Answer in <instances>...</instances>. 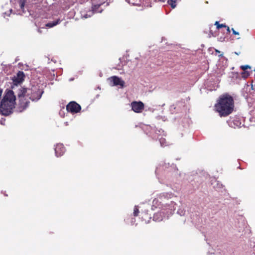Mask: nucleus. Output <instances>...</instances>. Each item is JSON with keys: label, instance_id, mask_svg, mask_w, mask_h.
Masks as SVG:
<instances>
[{"label": "nucleus", "instance_id": "obj_6", "mask_svg": "<svg viewBox=\"0 0 255 255\" xmlns=\"http://www.w3.org/2000/svg\"><path fill=\"white\" fill-rule=\"evenodd\" d=\"M43 93V91L40 90L37 91L36 89L31 90L30 95L28 97L32 101H37L39 100Z\"/></svg>", "mask_w": 255, "mask_h": 255}, {"label": "nucleus", "instance_id": "obj_22", "mask_svg": "<svg viewBox=\"0 0 255 255\" xmlns=\"http://www.w3.org/2000/svg\"><path fill=\"white\" fill-rule=\"evenodd\" d=\"M38 31L39 33H41L42 32L41 30L40 29H38Z\"/></svg>", "mask_w": 255, "mask_h": 255}, {"label": "nucleus", "instance_id": "obj_13", "mask_svg": "<svg viewBox=\"0 0 255 255\" xmlns=\"http://www.w3.org/2000/svg\"><path fill=\"white\" fill-rule=\"evenodd\" d=\"M216 26H217V28L218 29H219L221 27H227L225 25L223 24H219V22L218 21H216L215 22V24Z\"/></svg>", "mask_w": 255, "mask_h": 255}, {"label": "nucleus", "instance_id": "obj_10", "mask_svg": "<svg viewBox=\"0 0 255 255\" xmlns=\"http://www.w3.org/2000/svg\"><path fill=\"white\" fill-rule=\"evenodd\" d=\"M100 5L97 4V5H94L92 7V11H90L89 14H86L84 17L85 18H87L89 17H90L92 14H93L94 13H97V12H101L102 11V10H98V9L100 7Z\"/></svg>", "mask_w": 255, "mask_h": 255}, {"label": "nucleus", "instance_id": "obj_20", "mask_svg": "<svg viewBox=\"0 0 255 255\" xmlns=\"http://www.w3.org/2000/svg\"><path fill=\"white\" fill-rule=\"evenodd\" d=\"M167 0H159V1H162V2H165L166 1H167Z\"/></svg>", "mask_w": 255, "mask_h": 255}, {"label": "nucleus", "instance_id": "obj_9", "mask_svg": "<svg viewBox=\"0 0 255 255\" xmlns=\"http://www.w3.org/2000/svg\"><path fill=\"white\" fill-rule=\"evenodd\" d=\"M55 154L57 156H61L65 152V148L61 144H58L56 145L55 148Z\"/></svg>", "mask_w": 255, "mask_h": 255}, {"label": "nucleus", "instance_id": "obj_17", "mask_svg": "<svg viewBox=\"0 0 255 255\" xmlns=\"http://www.w3.org/2000/svg\"><path fill=\"white\" fill-rule=\"evenodd\" d=\"M138 212H139V211H138V208H137V207H136V206H135V207H134V212H133L134 215L135 216H137Z\"/></svg>", "mask_w": 255, "mask_h": 255}, {"label": "nucleus", "instance_id": "obj_8", "mask_svg": "<svg viewBox=\"0 0 255 255\" xmlns=\"http://www.w3.org/2000/svg\"><path fill=\"white\" fill-rule=\"evenodd\" d=\"M24 75L22 71H18L12 78L13 84L15 85L21 83L24 80Z\"/></svg>", "mask_w": 255, "mask_h": 255}, {"label": "nucleus", "instance_id": "obj_5", "mask_svg": "<svg viewBox=\"0 0 255 255\" xmlns=\"http://www.w3.org/2000/svg\"><path fill=\"white\" fill-rule=\"evenodd\" d=\"M130 106L131 107L132 110L135 113H140L143 110L144 105V104L140 101H134L131 103Z\"/></svg>", "mask_w": 255, "mask_h": 255}, {"label": "nucleus", "instance_id": "obj_16", "mask_svg": "<svg viewBox=\"0 0 255 255\" xmlns=\"http://www.w3.org/2000/svg\"><path fill=\"white\" fill-rule=\"evenodd\" d=\"M242 75L243 77L247 78L250 75V73L248 71H245L244 72L242 73Z\"/></svg>", "mask_w": 255, "mask_h": 255}, {"label": "nucleus", "instance_id": "obj_21", "mask_svg": "<svg viewBox=\"0 0 255 255\" xmlns=\"http://www.w3.org/2000/svg\"><path fill=\"white\" fill-rule=\"evenodd\" d=\"M227 31H229V32H230V28L228 26H227Z\"/></svg>", "mask_w": 255, "mask_h": 255}, {"label": "nucleus", "instance_id": "obj_18", "mask_svg": "<svg viewBox=\"0 0 255 255\" xmlns=\"http://www.w3.org/2000/svg\"><path fill=\"white\" fill-rule=\"evenodd\" d=\"M19 5L21 9H22L24 6V1L23 0H21L19 2Z\"/></svg>", "mask_w": 255, "mask_h": 255}, {"label": "nucleus", "instance_id": "obj_15", "mask_svg": "<svg viewBox=\"0 0 255 255\" xmlns=\"http://www.w3.org/2000/svg\"><path fill=\"white\" fill-rule=\"evenodd\" d=\"M165 139L164 138H160V142L161 144V145L162 146H166V144L165 143Z\"/></svg>", "mask_w": 255, "mask_h": 255}, {"label": "nucleus", "instance_id": "obj_11", "mask_svg": "<svg viewBox=\"0 0 255 255\" xmlns=\"http://www.w3.org/2000/svg\"><path fill=\"white\" fill-rule=\"evenodd\" d=\"M61 22V20L59 19H57L56 21H53V22H49L48 23H47L45 26L46 27H52L56 25H57L58 24H59V23H60Z\"/></svg>", "mask_w": 255, "mask_h": 255}, {"label": "nucleus", "instance_id": "obj_14", "mask_svg": "<svg viewBox=\"0 0 255 255\" xmlns=\"http://www.w3.org/2000/svg\"><path fill=\"white\" fill-rule=\"evenodd\" d=\"M241 68L244 71H246V70L248 69H251V67L249 65H243L241 66Z\"/></svg>", "mask_w": 255, "mask_h": 255}, {"label": "nucleus", "instance_id": "obj_12", "mask_svg": "<svg viewBox=\"0 0 255 255\" xmlns=\"http://www.w3.org/2000/svg\"><path fill=\"white\" fill-rule=\"evenodd\" d=\"M167 3L170 5L172 8L176 7V1L173 0H168Z\"/></svg>", "mask_w": 255, "mask_h": 255}, {"label": "nucleus", "instance_id": "obj_3", "mask_svg": "<svg viewBox=\"0 0 255 255\" xmlns=\"http://www.w3.org/2000/svg\"><path fill=\"white\" fill-rule=\"evenodd\" d=\"M31 92V90L27 89L25 88H20L19 89V91L18 93V97L20 98V101L21 102V106H23V104H25V106L26 107L29 102H26L25 103L23 101V99L24 97H28L29 95H30V92Z\"/></svg>", "mask_w": 255, "mask_h": 255}, {"label": "nucleus", "instance_id": "obj_1", "mask_svg": "<svg viewBox=\"0 0 255 255\" xmlns=\"http://www.w3.org/2000/svg\"><path fill=\"white\" fill-rule=\"evenodd\" d=\"M234 107L233 98L228 94H224L218 100L215 105V109L220 117H226L232 113Z\"/></svg>", "mask_w": 255, "mask_h": 255}, {"label": "nucleus", "instance_id": "obj_4", "mask_svg": "<svg viewBox=\"0 0 255 255\" xmlns=\"http://www.w3.org/2000/svg\"><path fill=\"white\" fill-rule=\"evenodd\" d=\"M110 85L112 86H120L122 88L125 86V82L120 78L114 76L108 79Z\"/></svg>", "mask_w": 255, "mask_h": 255}, {"label": "nucleus", "instance_id": "obj_7", "mask_svg": "<svg viewBox=\"0 0 255 255\" xmlns=\"http://www.w3.org/2000/svg\"><path fill=\"white\" fill-rule=\"evenodd\" d=\"M67 110L71 113H78L81 110L80 106L75 102H71L67 106Z\"/></svg>", "mask_w": 255, "mask_h": 255}, {"label": "nucleus", "instance_id": "obj_2", "mask_svg": "<svg viewBox=\"0 0 255 255\" xmlns=\"http://www.w3.org/2000/svg\"><path fill=\"white\" fill-rule=\"evenodd\" d=\"M15 97L13 91L8 90L5 94L0 105V114L7 116L12 112L14 108Z\"/></svg>", "mask_w": 255, "mask_h": 255}, {"label": "nucleus", "instance_id": "obj_19", "mask_svg": "<svg viewBox=\"0 0 255 255\" xmlns=\"http://www.w3.org/2000/svg\"><path fill=\"white\" fill-rule=\"evenodd\" d=\"M233 34L235 35H239V33L238 32L236 31L234 28L232 29Z\"/></svg>", "mask_w": 255, "mask_h": 255}]
</instances>
